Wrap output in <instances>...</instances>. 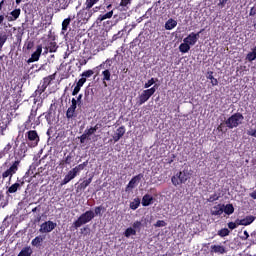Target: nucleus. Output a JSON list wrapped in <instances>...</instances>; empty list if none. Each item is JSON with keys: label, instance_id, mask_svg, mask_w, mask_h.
I'll return each instance as SVG.
<instances>
[{"label": "nucleus", "instance_id": "1", "mask_svg": "<svg viewBox=\"0 0 256 256\" xmlns=\"http://www.w3.org/2000/svg\"><path fill=\"white\" fill-rule=\"evenodd\" d=\"M93 219H95V213L93 210H88L82 213L78 219L73 222L72 227L74 229H79V227H82V225H87V223H90V221H93Z\"/></svg>", "mask_w": 256, "mask_h": 256}, {"label": "nucleus", "instance_id": "2", "mask_svg": "<svg viewBox=\"0 0 256 256\" xmlns=\"http://www.w3.org/2000/svg\"><path fill=\"white\" fill-rule=\"evenodd\" d=\"M93 219H95V213L93 210H88L82 213L78 219L73 222L72 227L74 229H79V227H82V225H87V223H90V221H93Z\"/></svg>", "mask_w": 256, "mask_h": 256}, {"label": "nucleus", "instance_id": "3", "mask_svg": "<svg viewBox=\"0 0 256 256\" xmlns=\"http://www.w3.org/2000/svg\"><path fill=\"white\" fill-rule=\"evenodd\" d=\"M243 119H245L243 114L237 112L225 121V125L228 129H235V127H239L241 125Z\"/></svg>", "mask_w": 256, "mask_h": 256}, {"label": "nucleus", "instance_id": "4", "mask_svg": "<svg viewBox=\"0 0 256 256\" xmlns=\"http://www.w3.org/2000/svg\"><path fill=\"white\" fill-rule=\"evenodd\" d=\"M19 165H21V160H15L10 167L2 173V179L9 178L8 183H11V180L13 179V175L19 171Z\"/></svg>", "mask_w": 256, "mask_h": 256}, {"label": "nucleus", "instance_id": "5", "mask_svg": "<svg viewBox=\"0 0 256 256\" xmlns=\"http://www.w3.org/2000/svg\"><path fill=\"white\" fill-rule=\"evenodd\" d=\"M159 89V85L155 84L150 89L143 90L141 95L139 96L138 105H143L144 103H147L148 99H151L153 95H155V91Z\"/></svg>", "mask_w": 256, "mask_h": 256}, {"label": "nucleus", "instance_id": "6", "mask_svg": "<svg viewBox=\"0 0 256 256\" xmlns=\"http://www.w3.org/2000/svg\"><path fill=\"white\" fill-rule=\"evenodd\" d=\"M171 181L174 187H178V185H183L184 183H187V174L182 171L177 172L174 176H172Z\"/></svg>", "mask_w": 256, "mask_h": 256}, {"label": "nucleus", "instance_id": "7", "mask_svg": "<svg viewBox=\"0 0 256 256\" xmlns=\"http://www.w3.org/2000/svg\"><path fill=\"white\" fill-rule=\"evenodd\" d=\"M25 185V180L17 178V182L8 187L6 191V195H13L17 193V191L21 190V187Z\"/></svg>", "mask_w": 256, "mask_h": 256}, {"label": "nucleus", "instance_id": "8", "mask_svg": "<svg viewBox=\"0 0 256 256\" xmlns=\"http://www.w3.org/2000/svg\"><path fill=\"white\" fill-rule=\"evenodd\" d=\"M56 227H57V223H55L51 220H48L46 222H43L40 225L39 232L40 233H51V231H53Z\"/></svg>", "mask_w": 256, "mask_h": 256}, {"label": "nucleus", "instance_id": "9", "mask_svg": "<svg viewBox=\"0 0 256 256\" xmlns=\"http://www.w3.org/2000/svg\"><path fill=\"white\" fill-rule=\"evenodd\" d=\"M205 29L200 30L198 33L191 32L186 38H184V43H187L188 45H195L197 41H199V34L203 33Z\"/></svg>", "mask_w": 256, "mask_h": 256}, {"label": "nucleus", "instance_id": "10", "mask_svg": "<svg viewBox=\"0 0 256 256\" xmlns=\"http://www.w3.org/2000/svg\"><path fill=\"white\" fill-rule=\"evenodd\" d=\"M141 179H143V173H140L132 177V179L129 181V183L126 186V191H131V189H135V187L139 185Z\"/></svg>", "mask_w": 256, "mask_h": 256}, {"label": "nucleus", "instance_id": "11", "mask_svg": "<svg viewBox=\"0 0 256 256\" xmlns=\"http://www.w3.org/2000/svg\"><path fill=\"white\" fill-rule=\"evenodd\" d=\"M35 117H37V109H32L29 116H28V119L27 121L24 122V130H29L31 129V127H33V121H35Z\"/></svg>", "mask_w": 256, "mask_h": 256}, {"label": "nucleus", "instance_id": "12", "mask_svg": "<svg viewBox=\"0 0 256 256\" xmlns=\"http://www.w3.org/2000/svg\"><path fill=\"white\" fill-rule=\"evenodd\" d=\"M77 17L79 19V21H88L91 19V12L87 9V5H85L84 8H82L78 13H77Z\"/></svg>", "mask_w": 256, "mask_h": 256}, {"label": "nucleus", "instance_id": "13", "mask_svg": "<svg viewBox=\"0 0 256 256\" xmlns=\"http://www.w3.org/2000/svg\"><path fill=\"white\" fill-rule=\"evenodd\" d=\"M210 253L211 255L213 254L225 255V253H227V248H225V246L220 244H214V245H211L210 247Z\"/></svg>", "mask_w": 256, "mask_h": 256}, {"label": "nucleus", "instance_id": "14", "mask_svg": "<svg viewBox=\"0 0 256 256\" xmlns=\"http://www.w3.org/2000/svg\"><path fill=\"white\" fill-rule=\"evenodd\" d=\"M41 53H43V46L38 45L36 51L32 53L31 57L27 60V63L29 64L39 61V59L41 58Z\"/></svg>", "mask_w": 256, "mask_h": 256}, {"label": "nucleus", "instance_id": "15", "mask_svg": "<svg viewBox=\"0 0 256 256\" xmlns=\"http://www.w3.org/2000/svg\"><path fill=\"white\" fill-rule=\"evenodd\" d=\"M27 153V144L25 142H22L16 151L15 155L18 157L17 161H21L25 157Z\"/></svg>", "mask_w": 256, "mask_h": 256}, {"label": "nucleus", "instance_id": "16", "mask_svg": "<svg viewBox=\"0 0 256 256\" xmlns=\"http://www.w3.org/2000/svg\"><path fill=\"white\" fill-rule=\"evenodd\" d=\"M253 221H255V216H253V215L246 216L243 219H236L237 225H243L244 227L251 225V223H253Z\"/></svg>", "mask_w": 256, "mask_h": 256}, {"label": "nucleus", "instance_id": "17", "mask_svg": "<svg viewBox=\"0 0 256 256\" xmlns=\"http://www.w3.org/2000/svg\"><path fill=\"white\" fill-rule=\"evenodd\" d=\"M21 16V8H16L10 12V16H6L7 21L13 22L17 21Z\"/></svg>", "mask_w": 256, "mask_h": 256}, {"label": "nucleus", "instance_id": "18", "mask_svg": "<svg viewBox=\"0 0 256 256\" xmlns=\"http://www.w3.org/2000/svg\"><path fill=\"white\" fill-rule=\"evenodd\" d=\"M125 126H120L112 136L114 143H117L125 135Z\"/></svg>", "mask_w": 256, "mask_h": 256}, {"label": "nucleus", "instance_id": "19", "mask_svg": "<svg viewBox=\"0 0 256 256\" xmlns=\"http://www.w3.org/2000/svg\"><path fill=\"white\" fill-rule=\"evenodd\" d=\"M223 207V204L213 206L212 209L210 210L211 215H213L214 217L223 215Z\"/></svg>", "mask_w": 256, "mask_h": 256}, {"label": "nucleus", "instance_id": "20", "mask_svg": "<svg viewBox=\"0 0 256 256\" xmlns=\"http://www.w3.org/2000/svg\"><path fill=\"white\" fill-rule=\"evenodd\" d=\"M26 137L28 139V141H36L35 145H37L38 141H39V134H37V131L35 130H30L27 132Z\"/></svg>", "mask_w": 256, "mask_h": 256}, {"label": "nucleus", "instance_id": "21", "mask_svg": "<svg viewBox=\"0 0 256 256\" xmlns=\"http://www.w3.org/2000/svg\"><path fill=\"white\" fill-rule=\"evenodd\" d=\"M77 177L71 170L67 173V175L64 177V179L61 181L60 185L63 187V185H67L70 181H73Z\"/></svg>", "mask_w": 256, "mask_h": 256}, {"label": "nucleus", "instance_id": "22", "mask_svg": "<svg viewBox=\"0 0 256 256\" xmlns=\"http://www.w3.org/2000/svg\"><path fill=\"white\" fill-rule=\"evenodd\" d=\"M56 76H57V72H55L54 74H51L47 77H44L43 81H42V85L47 88L48 86L51 85V81H55Z\"/></svg>", "mask_w": 256, "mask_h": 256}, {"label": "nucleus", "instance_id": "23", "mask_svg": "<svg viewBox=\"0 0 256 256\" xmlns=\"http://www.w3.org/2000/svg\"><path fill=\"white\" fill-rule=\"evenodd\" d=\"M93 182V176H90L88 179L84 180L82 183L78 185V189L80 191H85L89 185Z\"/></svg>", "mask_w": 256, "mask_h": 256}, {"label": "nucleus", "instance_id": "24", "mask_svg": "<svg viewBox=\"0 0 256 256\" xmlns=\"http://www.w3.org/2000/svg\"><path fill=\"white\" fill-rule=\"evenodd\" d=\"M151 203H153V196H151V194H145L142 197V206L143 207H149V205H151Z\"/></svg>", "mask_w": 256, "mask_h": 256}, {"label": "nucleus", "instance_id": "25", "mask_svg": "<svg viewBox=\"0 0 256 256\" xmlns=\"http://www.w3.org/2000/svg\"><path fill=\"white\" fill-rule=\"evenodd\" d=\"M224 205L223 207V213H225V215H233L235 213V207L233 206V204H222Z\"/></svg>", "mask_w": 256, "mask_h": 256}, {"label": "nucleus", "instance_id": "26", "mask_svg": "<svg viewBox=\"0 0 256 256\" xmlns=\"http://www.w3.org/2000/svg\"><path fill=\"white\" fill-rule=\"evenodd\" d=\"M175 27H177V22L173 18L168 19V21L165 23L166 31H171L172 29H175Z\"/></svg>", "mask_w": 256, "mask_h": 256}, {"label": "nucleus", "instance_id": "27", "mask_svg": "<svg viewBox=\"0 0 256 256\" xmlns=\"http://www.w3.org/2000/svg\"><path fill=\"white\" fill-rule=\"evenodd\" d=\"M43 241H45V236L39 235L32 240L31 245L33 247H41V243H43Z\"/></svg>", "mask_w": 256, "mask_h": 256}, {"label": "nucleus", "instance_id": "28", "mask_svg": "<svg viewBox=\"0 0 256 256\" xmlns=\"http://www.w3.org/2000/svg\"><path fill=\"white\" fill-rule=\"evenodd\" d=\"M113 17V10L107 12L106 14H101L98 16L96 23H101L105 21V19H111Z\"/></svg>", "mask_w": 256, "mask_h": 256}, {"label": "nucleus", "instance_id": "29", "mask_svg": "<svg viewBox=\"0 0 256 256\" xmlns=\"http://www.w3.org/2000/svg\"><path fill=\"white\" fill-rule=\"evenodd\" d=\"M57 49H59V46L57 45V42L51 41L48 43L46 50L49 51V53H56Z\"/></svg>", "mask_w": 256, "mask_h": 256}, {"label": "nucleus", "instance_id": "30", "mask_svg": "<svg viewBox=\"0 0 256 256\" xmlns=\"http://www.w3.org/2000/svg\"><path fill=\"white\" fill-rule=\"evenodd\" d=\"M33 255V249H31L29 246H26L22 248V250L19 252L17 256H31Z\"/></svg>", "mask_w": 256, "mask_h": 256}, {"label": "nucleus", "instance_id": "31", "mask_svg": "<svg viewBox=\"0 0 256 256\" xmlns=\"http://www.w3.org/2000/svg\"><path fill=\"white\" fill-rule=\"evenodd\" d=\"M7 39H9L7 32H0V51L3 49V45L7 43Z\"/></svg>", "mask_w": 256, "mask_h": 256}, {"label": "nucleus", "instance_id": "32", "mask_svg": "<svg viewBox=\"0 0 256 256\" xmlns=\"http://www.w3.org/2000/svg\"><path fill=\"white\" fill-rule=\"evenodd\" d=\"M103 75V81H104V86L107 87V82L105 81H111V71L109 69H106L102 72Z\"/></svg>", "mask_w": 256, "mask_h": 256}, {"label": "nucleus", "instance_id": "33", "mask_svg": "<svg viewBox=\"0 0 256 256\" xmlns=\"http://www.w3.org/2000/svg\"><path fill=\"white\" fill-rule=\"evenodd\" d=\"M104 211H105V208L103 207V205L96 206L94 208V212H93L94 217H97V216L101 217V215H103Z\"/></svg>", "mask_w": 256, "mask_h": 256}, {"label": "nucleus", "instance_id": "34", "mask_svg": "<svg viewBox=\"0 0 256 256\" xmlns=\"http://www.w3.org/2000/svg\"><path fill=\"white\" fill-rule=\"evenodd\" d=\"M131 235H137V230H135L133 227L127 228L124 232V237H126L127 239H129Z\"/></svg>", "mask_w": 256, "mask_h": 256}, {"label": "nucleus", "instance_id": "35", "mask_svg": "<svg viewBox=\"0 0 256 256\" xmlns=\"http://www.w3.org/2000/svg\"><path fill=\"white\" fill-rule=\"evenodd\" d=\"M73 161V155L68 154L61 162L60 165L65 166V165H71Z\"/></svg>", "mask_w": 256, "mask_h": 256}, {"label": "nucleus", "instance_id": "36", "mask_svg": "<svg viewBox=\"0 0 256 256\" xmlns=\"http://www.w3.org/2000/svg\"><path fill=\"white\" fill-rule=\"evenodd\" d=\"M190 49H191V46L186 42L180 44L179 46V50L181 53H189Z\"/></svg>", "mask_w": 256, "mask_h": 256}, {"label": "nucleus", "instance_id": "37", "mask_svg": "<svg viewBox=\"0 0 256 256\" xmlns=\"http://www.w3.org/2000/svg\"><path fill=\"white\" fill-rule=\"evenodd\" d=\"M139 205H141V200L139 198H135L134 201L130 203V209L135 211L139 209Z\"/></svg>", "mask_w": 256, "mask_h": 256}, {"label": "nucleus", "instance_id": "38", "mask_svg": "<svg viewBox=\"0 0 256 256\" xmlns=\"http://www.w3.org/2000/svg\"><path fill=\"white\" fill-rule=\"evenodd\" d=\"M69 25H71V18L64 19L62 22V33H65L69 29Z\"/></svg>", "mask_w": 256, "mask_h": 256}, {"label": "nucleus", "instance_id": "39", "mask_svg": "<svg viewBox=\"0 0 256 256\" xmlns=\"http://www.w3.org/2000/svg\"><path fill=\"white\" fill-rule=\"evenodd\" d=\"M66 117L67 119H75V117H77V113L75 112V109L68 108L66 111Z\"/></svg>", "mask_w": 256, "mask_h": 256}, {"label": "nucleus", "instance_id": "40", "mask_svg": "<svg viewBox=\"0 0 256 256\" xmlns=\"http://www.w3.org/2000/svg\"><path fill=\"white\" fill-rule=\"evenodd\" d=\"M221 198V194L214 193L210 195V197L207 199L208 203H215V201H219Z\"/></svg>", "mask_w": 256, "mask_h": 256}, {"label": "nucleus", "instance_id": "41", "mask_svg": "<svg viewBox=\"0 0 256 256\" xmlns=\"http://www.w3.org/2000/svg\"><path fill=\"white\" fill-rule=\"evenodd\" d=\"M157 81H159V79H157V78H151L150 80H148V81L144 84V89H149V87L155 85V83H157Z\"/></svg>", "mask_w": 256, "mask_h": 256}, {"label": "nucleus", "instance_id": "42", "mask_svg": "<svg viewBox=\"0 0 256 256\" xmlns=\"http://www.w3.org/2000/svg\"><path fill=\"white\" fill-rule=\"evenodd\" d=\"M230 233H231V231H229V229L222 228L218 231L217 235H219V237H227V236H229Z\"/></svg>", "mask_w": 256, "mask_h": 256}, {"label": "nucleus", "instance_id": "43", "mask_svg": "<svg viewBox=\"0 0 256 256\" xmlns=\"http://www.w3.org/2000/svg\"><path fill=\"white\" fill-rule=\"evenodd\" d=\"M99 0H86L85 5H86V9H93L94 5H97V2Z\"/></svg>", "mask_w": 256, "mask_h": 256}, {"label": "nucleus", "instance_id": "44", "mask_svg": "<svg viewBox=\"0 0 256 256\" xmlns=\"http://www.w3.org/2000/svg\"><path fill=\"white\" fill-rule=\"evenodd\" d=\"M207 79H210L213 87H216V85H219V81L215 77H213V72H210V74L207 76Z\"/></svg>", "mask_w": 256, "mask_h": 256}, {"label": "nucleus", "instance_id": "45", "mask_svg": "<svg viewBox=\"0 0 256 256\" xmlns=\"http://www.w3.org/2000/svg\"><path fill=\"white\" fill-rule=\"evenodd\" d=\"M94 74L95 72L93 70H86L81 74V77L87 79L89 77H93Z\"/></svg>", "mask_w": 256, "mask_h": 256}, {"label": "nucleus", "instance_id": "46", "mask_svg": "<svg viewBox=\"0 0 256 256\" xmlns=\"http://www.w3.org/2000/svg\"><path fill=\"white\" fill-rule=\"evenodd\" d=\"M46 89L47 88H46V86H44V84L38 86L37 90L34 92L35 96L45 93Z\"/></svg>", "mask_w": 256, "mask_h": 256}, {"label": "nucleus", "instance_id": "47", "mask_svg": "<svg viewBox=\"0 0 256 256\" xmlns=\"http://www.w3.org/2000/svg\"><path fill=\"white\" fill-rule=\"evenodd\" d=\"M127 5H131V0H121L120 7H123V11H127L129 9Z\"/></svg>", "mask_w": 256, "mask_h": 256}, {"label": "nucleus", "instance_id": "48", "mask_svg": "<svg viewBox=\"0 0 256 256\" xmlns=\"http://www.w3.org/2000/svg\"><path fill=\"white\" fill-rule=\"evenodd\" d=\"M132 229H134L135 231H141V227H143V223H141V221H135L132 224Z\"/></svg>", "mask_w": 256, "mask_h": 256}, {"label": "nucleus", "instance_id": "49", "mask_svg": "<svg viewBox=\"0 0 256 256\" xmlns=\"http://www.w3.org/2000/svg\"><path fill=\"white\" fill-rule=\"evenodd\" d=\"M256 59V54L254 52H249L247 55H246V60L249 61L250 63L252 61H255Z\"/></svg>", "mask_w": 256, "mask_h": 256}, {"label": "nucleus", "instance_id": "50", "mask_svg": "<svg viewBox=\"0 0 256 256\" xmlns=\"http://www.w3.org/2000/svg\"><path fill=\"white\" fill-rule=\"evenodd\" d=\"M12 147H13V146L11 145V143H8V144L4 147V149L2 150L3 155H7V154L9 153V151H11Z\"/></svg>", "mask_w": 256, "mask_h": 256}, {"label": "nucleus", "instance_id": "51", "mask_svg": "<svg viewBox=\"0 0 256 256\" xmlns=\"http://www.w3.org/2000/svg\"><path fill=\"white\" fill-rule=\"evenodd\" d=\"M250 241L252 245H256V230L250 234Z\"/></svg>", "mask_w": 256, "mask_h": 256}, {"label": "nucleus", "instance_id": "52", "mask_svg": "<svg viewBox=\"0 0 256 256\" xmlns=\"http://www.w3.org/2000/svg\"><path fill=\"white\" fill-rule=\"evenodd\" d=\"M87 165H89V160H86L85 162H83L82 164H79L76 167H78L79 171H83V169H85V167H87Z\"/></svg>", "mask_w": 256, "mask_h": 256}, {"label": "nucleus", "instance_id": "53", "mask_svg": "<svg viewBox=\"0 0 256 256\" xmlns=\"http://www.w3.org/2000/svg\"><path fill=\"white\" fill-rule=\"evenodd\" d=\"M237 227H239V225L237 224V220L235 222L228 223V228L231 229V231H233V229H237Z\"/></svg>", "mask_w": 256, "mask_h": 256}, {"label": "nucleus", "instance_id": "54", "mask_svg": "<svg viewBox=\"0 0 256 256\" xmlns=\"http://www.w3.org/2000/svg\"><path fill=\"white\" fill-rule=\"evenodd\" d=\"M167 223L164 220H158L156 224H154V227H165Z\"/></svg>", "mask_w": 256, "mask_h": 256}, {"label": "nucleus", "instance_id": "55", "mask_svg": "<svg viewBox=\"0 0 256 256\" xmlns=\"http://www.w3.org/2000/svg\"><path fill=\"white\" fill-rule=\"evenodd\" d=\"M229 0H219L217 7H220V9H223L225 5H227Z\"/></svg>", "mask_w": 256, "mask_h": 256}, {"label": "nucleus", "instance_id": "56", "mask_svg": "<svg viewBox=\"0 0 256 256\" xmlns=\"http://www.w3.org/2000/svg\"><path fill=\"white\" fill-rule=\"evenodd\" d=\"M85 83H87V78H80L77 82L76 85H78L79 87H83V85H85Z\"/></svg>", "mask_w": 256, "mask_h": 256}, {"label": "nucleus", "instance_id": "57", "mask_svg": "<svg viewBox=\"0 0 256 256\" xmlns=\"http://www.w3.org/2000/svg\"><path fill=\"white\" fill-rule=\"evenodd\" d=\"M100 9H101V6H96V7H94V8H90V9H88V10H89V12L91 13V16L93 17V14H94V13H97Z\"/></svg>", "mask_w": 256, "mask_h": 256}, {"label": "nucleus", "instance_id": "58", "mask_svg": "<svg viewBox=\"0 0 256 256\" xmlns=\"http://www.w3.org/2000/svg\"><path fill=\"white\" fill-rule=\"evenodd\" d=\"M86 139H90L89 136L84 132L81 136H80V143H85Z\"/></svg>", "mask_w": 256, "mask_h": 256}, {"label": "nucleus", "instance_id": "59", "mask_svg": "<svg viewBox=\"0 0 256 256\" xmlns=\"http://www.w3.org/2000/svg\"><path fill=\"white\" fill-rule=\"evenodd\" d=\"M81 91V86L76 85L72 91V95L75 97Z\"/></svg>", "mask_w": 256, "mask_h": 256}, {"label": "nucleus", "instance_id": "60", "mask_svg": "<svg viewBox=\"0 0 256 256\" xmlns=\"http://www.w3.org/2000/svg\"><path fill=\"white\" fill-rule=\"evenodd\" d=\"M76 177H77V175H79V173H81V171L79 170V168L76 166V167H74V168H72L71 170H70Z\"/></svg>", "mask_w": 256, "mask_h": 256}, {"label": "nucleus", "instance_id": "61", "mask_svg": "<svg viewBox=\"0 0 256 256\" xmlns=\"http://www.w3.org/2000/svg\"><path fill=\"white\" fill-rule=\"evenodd\" d=\"M84 133H85L88 137H91V135H94V134H95V132L93 131L92 128L86 129Z\"/></svg>", "mask_w": 256, "mask_h": 256}, {"label": "nucleus", "instance_id": "62", "mask_svg": "<svg viewBox=\"0 0 256 256\" xmlns=\"http://www.w3.org/2000/svg\"><path fill=\"white\" fill-rule=\"evenodd\" d=\"M71 3V1L69 2H64V4H60V9H67V7H69V4Z\"/></svg>", "mask_w": 256, "mask_h": 256}, {"label": "nucleus", "instance_id": "63", "mask_svg": "<svg viewBox=\"0 0 256 256\" xmlns=\"http://www.w3.org/2000/svg\"><path fill=\"white\" fill-rule=\"evenodd\" d=\"M40 222H41V215L38 214V215L34 218L33 223H34V224H37V223H40Z\"/></svg>", "mask_w": 256, "mask_h": 256}, {"label": "nucleus", "instance_id": "64", "mask_svg": "<svg viewBox=\"0 0 256 256\" xmlns=\"http://www.w3.org/2000/svg\"><path fill=\"white\" fill-rule=\"evenodd\" d=\"M254 15H256V9H255V7H252V8L250 9L249 16H250V17H254Z\"/></svg>", "mask_w": 256, "mask_h": 256}]
</instances>
